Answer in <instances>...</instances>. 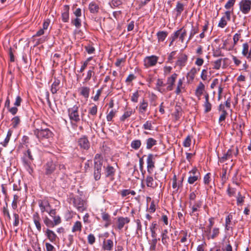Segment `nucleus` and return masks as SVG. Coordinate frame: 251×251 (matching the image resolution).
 Segmentation results:
<instances>
[{
  "label": "nucleus",
  "instance_id": "44",
  "mask_svg": "<svg viewBox=\"0 0 251 251\" xmlns=\"http://www.w3.org/2000/svg\"><path fill=\"white\" fill-rule=\"evenodd\" d=\"M116 111L112 109L107 115L106 119L107 121H111L113 118L115 116Z\"/></svg>",
  "mask_w": 251,
  "mask_h": 251
},
{
  "label": "nucleus",
  "instance_id": "26",
  "mask_svg": "<svg viewBox=\"0 0 251 251\" xmlns=\"http://www.w3.org/2000/svg\"><path fill=\"white\" fill-rule=\"evenodd\" d=\"M165 84L161 79H158L156 84V89L161 93L166 92V90L162 88V87L165 86Z\"/></svg>",
  "mask_w": 251,
  "mask_h": 251
},
{
  "label": "nucleus",
  "instance_id": "35",
  "mask_svg": "<svg viewBox=\"0 0 251 251\" xmlns=\"http://www.w3.org/2000/svg\"><path fill=\"white\" fill-rule=\"evenodd\" d=\"M201 243L197 247V251H204V247L206 246L204 236H201Z\"/></svg>",
  "mask_w": 251,
  "mask_h": 251
},
{
  "label": "nucleus",
  "instance_id": "27",
  "mask_svg": "<svg viewBox=\"0 0 251 251\" xmlns=\"http://www.w3.org/2000/svg\"><path fill=\"white\" fill-rule=\"evenodd\" d=\"M204 85L202 82H200L196 90V95L198 97L201 96L204 90Z\"/></svg>",
  "mask_w": 251,
  "mask_h": 251
},
{
  "label": "nucleus",
  "instance_id": "50",
  "mask_svg": "<svg viewBox=\"0 0 251 251\" xmlns=\"http://www.w3.org/2000/svg\"><path fill=\"white\" fill-rule=\"evenodd\" d=\"M85 49L86 51L89 54L93 53L95 50L94 47H93V46H92L91 45L86 46L85 47Z\"/></svg>",
  "mask_w": 251,
  "mask_h": 251
},
{
  "label": "nucleus",
  "instance_id": "40",
  "mask_svg": "<svg viewBox=\"0 0 251 251\" xmlns=\"http://www.w3.org/2000/svg\"><path fill=\"white\" fill-rule=\"evenodd\" d=\"M31 247L34 251H42L40 244L38 243V239L36 237V241L34 244H32Z\"/></svg>",
  "mask_w": 251,
  "mask_h": 251
},
{
  "label": "nucleus",
  "instance_id": "10",
  "mask_svg": "<svg viewBox=\"0 0 251 251\" xmlns=\"http://www.w3.org/2000/svg\"><path fill=\"white\" fill-rule=\"evenodd\" d=\"M95 170L101 171V167L105 161L99 154H97L95 157Z\"/></svg>",
  "mask_w": 251,
  "mask_h": 251
},
{
  "label": "nucleus",
  "instance_id": "31",
  "mask_svg": "<svg viewBox=\"0 0 251 251\" xmlns=\"http://www.w3.org/2000/svg\"><path fill=\"white\" fill-rule=\"evenodd\" d=\"M176 10L177 12L176 16H179L184 10V5L179 2H177L176 7Z\"/></svg>",
  "mask_w": 251,
  "mask_h": 251
},
{
  "label": "nucleus",
  "instance_id": "47",
  "mask_svg": "<svg viewBox=\"0 0 251 251\" xmlns=\"http://www.w3.org/2000/svg\"><path fill=\"white\" fill-rule=\"evenodd\" d=\"M191 139L190 136H188L183 142V146L185 147H189L191 145Z\"/></svg>",
  "mask_w": 251,
  "mask_h": 251
},
{
  "label": "nucleus",
  "instance_id": "8",
  "mask_svg": "<svg viewBox=\"0 0 251 251\" xmlns=\"http://www.w3.org/2000/svg\"><path fill=\"white\" fill-rule=\"evenodd\" d=\"M155 156L152 154H149L147 160V171L150 174L152 172L153 169L154 167V159Z\"/></svg>",
  "mask_w": 251,
  "mask_h": 251
},
{
  "label": "nucleus",
  "instance_id": "63",
  "mask_svg": "<svg viewBox=\"0 0 251 251\" xmlns=\"http://www.w3.org/2000/svg\"><path fill=\"white\" fill-rule=\"evenodd\" d=\"M94 176L96 180H99L101 176V172L94 170Z\"/></svg>",
  "mask_w": 251,
  "mask_h": 251
},
{
  "label": "nucleus",
  "instance_id": "52",
  "mask_svg": "<svg viewBox=\"0 0 251 251\" xmlns=\"http://www.w3.org/2000/svg\"><path fill=\"white\" fill-rule=\"evenodd\" d=\"M190 176H200V173L196 168H194L192 170L189 171Z\"/></svg>",
  "mask_w": 251,
  "mask_h": 251
},
{
  "label": "nucleus",
  "instance_id": "2",
  "mask_svg": "<svg viewBox=\"0 0 251 251\" xmlns=\"http://www.w3.org/2000/svg\"><path fill=\"white\" fill-rule=\"evenodd\" d=\"M68 115L70 120L72 122L78 123L80 120L78 113V107L76 105L74 106L72 108L68 109Z\"/></svg>",
  "mask_w": 251,
  "mask_h": 251
},
{
  "label": "nucleus",
  "instance_id": "17",
  "mask_svg": "<svg viewBox=\"0 0 251 251\" xmlns=\"http://www.w3.org/2000/svg\"><path fill=\"white\" fill-rule=\"evenodd\" d=\"M145 181L147 186L149 187L155 188L157 186V184L154 181L153 177L150 176H147Z\"/></svg>",
  "mask_w": 251,
  "mask_h": 251
},
{
  "label": "nucleus",
  "instance_id": "9",
  "mask_svg": "<svg viewBox=\"0 0 251 251\" xmlns=\"http://www.w3.org/2000/svg\"><path fill=\"white\" fill-rule=\"evenodd\" d=\"M129 222L130 219L128 217H118L116 222V228L121 230Z\"/></svg>",
  "mask_w": 251,
  "mask_h": 251
},
{
  "label": "nucleus",
  "instance_id": "7",
  "mask_svg": "<svg viewBox=\"0 0 251 251\" xmlns=\"http://www.w3.org/2000/svg\"><path fill=\"white\" fill-rule=\"evenodd\" d=\"M232 213L229 214L226 218L225 220V229L228 234H230L229 231H231L232 226L235 224V222H232Z\"/></svg>",
  "mask_w": 251,
  "mask_h": 251
},
{
  "label": "nucleus",
  "instance_id": "13",
  "mask_svg": "<svg viewBox=\"0 0 251 251\" xmlns=\"http://www.w3.org/2000/svg\"><path fill=\"white\" fill-rule=\"evenodd\" d=\"M177 75L176 73L173 74L170 77L167 78V84L168 85L166 88L167 91H172L173 89V86L176 79Z\"/></svg>",
  "mask_w": 251,
  "mask_h": 251
},
{
  "label": "nucleus",
  "instance_id": "41",
  "mask_svg": "<svg viewBox=\"0 0 251 251\" xmlns=\"http://www.w3.org/2000/svg\"><path fill=\"white\" fill-rule=\"evenodd\" d=\"M20 119L18 116H16L12 119V126L14 128H16L20 124Z\"/></svg>",
  "mask_w": 251,
  "mask_h": 251
},
{
  "label": "nucleus",
  "instance_id": "34",
  "mask_svg": "<svg viewBox=\"0 0 251 251\" xmlns=\"http://www.w3.org/2000/svg\"><path fill=\"white\" fill-rule=\"evenodd\" d=\"M115 170L112 166H108L106 168L105 175L106 176H112L114 175Z\"/></svg>",
  "mask_w": 251,
  "mask_h": 251
},
{
  "label": "nucleus",
  "instance_id": "20",
  "mask_svg": "<svg viewBox=\"0 0 251 251\" xmlns=\"http://www.w3.org/2000/svg\"><path fill=\"white\" fill-rule=\"evenodd\" d=\"M113 245V242L111 240H104L103 241L102 248L104 250L110 251L112 250Z\"/></svg>",
  "mask_w": 251,
  "mask_h": 251
},
{
  "label": "nucleus",
  "instance_id": "24",
  "mask_svg": "<svg viewBox=\"0 0 251 251\" xmlns=\"http://www.w3.org/2000/svg\"><path fill=\"white\" fill-rule=\"evenodd\" d=\"M168 33L166 31H160L157 33V36L158 42H163L167 37Z\"/></svg>",
  "mask_w": 251,
  "mask_h": 251
},
{
  "label": "nucleus",
  "instance_id": "18",
  "mask_svg": "<svg viewBox=\"0 0 251 251\" xmlns=\"http://www.w3.org/2000/svg\"><path fill=\"white\" fill-rule=\"evenodd\" d=\"M249 46L247 43L243 44L242 54L246 56L248 59L251 58V49L249 52Z\"/></svg>",
  "mask_w": 251,
  "mask_h": 251
},
{
  "label": "nucleus",
  "instance_id": "25",
  "mask_svg": "<svg viewBox=\"0 0 251 251\" xmlns=\"http://www.w3.org/2000/svg\"><path fill=\"white\" fill-rule=\"evenodd\" d=\"M199 30V27L198 25H196L195 26L192 25V28L190 31V35L188 38V41H190L193 36L197 34Z\"/></svg>",
  "mask_w": 251,
  "mask_h": 251
},
{
  "label": "nucleus",
  "instance_id": "30",
  "mask_svg": "<svg viewBox=\"0 0 251 251\" xmlns=\"http://www.w3.org/2000/svg\"><path fill=\"white\" fill-rule=\"evenodd\" d=\"M141 145V142L140 140H135L131 143V147L135 150L139 149Z\"/></svg>",
  "mask_w": 251,
  "mask_h": 251
},
{
  "label": "nucleus",
  "instance_id": "19",
  "mask_svg": "<svg viewBox=\"0 0 251 251\" xmlns=\"http://www.w3.org/2000/svg\"><path fill=\"white\" fill-rule=\"evenodd\" d=\"M55 169V165L52 161L48 162L46 166V173L48 175L51 174Z\"/></svg>",
  "mask_w": 251,
  "mask_h": 251
},
{
  "label": "nucleus",
  "instance_id": "45",
  "mask_svg": "<svg viewBox=\"0 0 251 251\" xmlns=\"http://www.w3.org/2000/svg\"><path fill=\"white\" fill-rule=\"evenodd\" d=\"M200 176H190L188 178V182L189 184H193L199 178Z\"/></svg>",
  "mask_w": 251,
  "mask_h": 251
},
{
  "label": "nucleus",
  "instance_id": "39",
  "mask_svg": "<svg viewBox=\"0 0 251 251\" xmlns=\"http://www.w3.org/2000/svg\"><path fill=\"white\" fill-rule=\"evenodd\" d=\"M102 219L103 221L106 222L105 226H107L110 224V216L108 214L103 213L102 214Z\"/></svg>",
  "mask_w": 251,
  "mask_h": 251
},
{
  "label": "nucleus",
  "instance_id": "48",
  "mask_svg": "<svg viewBox=\"0 0 251 251\" xmlns=\"http://www.w3.org/2000/svg\"><path fill=\"white\" fill-rule=\"evenodd\" d=\"M235 0H229L225 4V7L226 9H229L231 8L234 4Z\"/></svg>",
  "mask_w": 251,
  "mask_h": 251
},
{
  "label": "nucleus",
  "instance_id": "36",
  "mask_svg": "<svg viewBox=\"0 0 251 251\" xmlns=\"http://www.w3.org/2000/svg\"><path fill=\"white\" fill-rule=\"evenodd\" d=\"M153 238L151 240H149V242L151 244L150 249L152 250H155L156 248V245L157 242V239L155 238V236H152Z\"/></svg>",
  "mask_w": 251,
  "mask_h": 251
},
{
  "label": "nucleus",
  "instance_id": "58",
  "mask_svg": "<svg viewBox=\"0 0 251 251\" xmlns=\"http://www.w3.org/2000/svg\"><path fill=\"white\" fill-rule=\"evenodd\" d=\"M240 32V31H239V33H236L233 36V41H234V45H236L239 40V38H240V35H241V33Z\"/></svg>",
  "mask_w": 251,
  "mask_h": 251
},
{
  "label": "nucleus",
  "instance_id": "22",
  "mask_svg": "<svg viewBox=\"0 0 251 251\" xmlns=\"http://www.w3.org/2000/svg\"><path fill=\"white\" fill-rule=\"evenodd\" d=\"M89 9L91 13L95 14L98 12L99 7L95 2H92L89 4Z\"/></svg>",
  "mask_w": 251,
  "mask_h": 251
},
{
  "label": "nucleus",
  "instance_id": "51",
  "mask_svg": "<svg viewBox=\"0 0 251 251\" xmlns=\"http://www.w3.org/2000/svg\"><path fill=\"white\" fill-rule=\"evenodd\" d=\"M245 197L242 196L240 193H238V197H237V204H242L244 201Z\"/></svg>",
  "mask_w": 251,
  "mask_h": 251
},
{
  "label": "nucleus",
  "instance_id": "1",
  "mask_svg": "<svg viewBox=\"0 0 251 251\" xmlns=\"http://www.w3.org/2000/svg\"><path fill=\"white\" fill-rule=\"evenodd\" d=\"M34 132L36 136L41 141L45 139L50 140L52 138L53 136L52 132L48 128L37 129L34 130Z\"/></svg>",
  "mask_w": 251,
  "mask_h": 251
},
{
  "label": "nucleus",
  "instance_id": "49",
  "mask_svg": "<svg viewBox=\"0 0 251 251\" xmlns=\"http://www.w3.org/2000/svg\"><path fill=\"white\" fill-rule=\"evenodd\" d=\"M2 212H3V215L5 217H6L8 220H10L11 217H10V215L9 211L7 209V205L6 206L3 207Z\"/></svg>",
  "mask_w": 251,
  "mask_h": 251
},
{
  "label": "nucleus",
  "instance_id": "14",
  "mask_svg": "<svg viewBox=\"0 0 251 251\" xmlns=\"http://www.w3.org/2000/svg\"><path fill=\"white\" fill-rule=\"evenodd\" d=\"M79 146L84 149L87 150L90 147V143L85 136L80 138L78 141Z\"/></svg>",
  "mask_w": 251,
  "mask_h": 251
},
{
  "label": "nucleus",
  "instance_id": "3",
  "mask_svg": "<svg viewBox=\"0 0 251 251\" xmlns=\"http://www.w3.org/2000/svg\"><path fill=\"white\" fill-rule=\"evenodd\" d=\"M74 205L78 211L83 212L86 208V202L78 196L75 197L72 199Z\"/></svg>",
  "mask_w": 251,
  "mask_h": 251
},
{
  "label": "nucleus",
  "instance_id": "15",
  "mask_svg": "<svg viewBox=\"0 0 251 251\" xmlns=\"http://www.w3.org/2000/svg\"><path fill=\"white\" fill-rule=\"evenodd\" d=\"M69 6L65 5L63 7V12L62 13V20L63 22L66 23L69 19Z\"/></svg>",
  "mask_w": 251,
  "mask_h": 251
},
{
  "label": "nucleus",
  "instance_id": "62",
  "mask_svg": "<svg viewBox=\"0 0 251 251\" xmlns=\"http://www.w3.org/2000/svg\"><path fill=\"white\" fill-rule=\"evenodd\" d=\"M93 73V72L91 70H89L87 72V76L85 77V78L84 79V81L85 82H87L88 81H89L91 79V78L92 77V73Z\"/></svg>",
  "mask_w": 251,
  "mask_h": 251
},
{
  "label": "nucleus",
  "instance_id": "42",
  "mask_svg": "<svg viewBox=\"0 0 251 251\" xmlns=\"http://www.w3.org/2000/svg\"><path fill=\"white\" fill-rule=\"evenodd\" d=\"M81 20L79 19V17H77L72 21V23L76 27L79 28L81 25Z\"/></svg>",
  "mask_w": 251,
  "mask_h": 251
},
{
  "label": "nucleus",
  "instance_id": "55",
  "mask_svg": "<svg viewBox=\"0 0 251 251\" xmlns=\"http://www.w3.org/2000/svg\"><path fill=\"white\" fill-rule=\"evenodd\" d=\"M139 96V95L138 92L136 91V92H135L133 94V95L131 97V101L134 102H137L138 101V99Z\"/></svg>",
  "mask_w": 251,
  "mask_h": 251
},
{
  "label": "nucleus",
  "instance_id": "64",
  "mask_svg": "<svg viewBox=\"0 0 251 251\" xmlns=\"http://www.w3.org/2000/svg\"><path fill=\"white\" fill-rule=\"evenodd\" d=\"M53 223H54L53 226L58 225V224H60L61 222V219L59 216H55L53 217Z\"/></svg>",
  "mask_w": 251,
  "mask_h": 251
},
{
  "label": "nucleus",
  "instance_id": "57",
  "mask_svg": "<svg viewBox=\"0 0 251 251\" xmlns=\"http://www.w3.org/2000/svg\"><path fill=\"white\" fill-rule=\"evenodd\" d=\"M13 216L14 218V222L13 223V225L16 226L19 224V216L18 214L14 213L13 214Z\"/></svg>",
  "mask_w": 251,
  "mask_h": 251
},
{
  "label": "nucleus",
  "instance_id": "59",
  "mask_svg": "<svg viewBox=\"0 0 251 251\" xmlns=\"http://www.w3.org/2000/svg\"><path fill=\"white\" fill-rule=\"evenodd\" d=\"M47 251H54L55 250L54 247L49 243H46L45 244Z\"/></svg>",
  "mask_w": 251,
  "mask_h": 251
},
{
  "label": "nucleus",
  "instance_id": "5",
  "mask_svg": "<svg viewBox=\"0 0 251 251\" xmlns=\"http://www.w3.org/2000/svg\"><path fill=\"white\" fill-rule=\"evenodd\" d=\"M239 5L241 11L243 14H247L250 11L251 9V0H242Z\"/></svg>",
  "mask_w": 251,
  "mask_h": 251
},
{
  "label": "nucleus",
  "instance_id": "53",
  "mask_svg": "<svg viewBox=\"0 0 251 251\" xmlns=\"http://www.w3.org/2000/svg\"><path fill=\"white\" fill-rule=\"evenodd\" d=\"M143 128L145 129L151 130L152 128V124L151 121H147L144 125Z\"/></svg>",
  "mask_w": 251,
  "mask_h": 251
},
{
  "label": "nucleus",
  "instance_id": "61",
  "mask_svg": "<svg viewBox=\"0 0 251 251\" xmlns=\"http://www.w3.org/2000/svg\"><path fill=\"white\" fill-rule=\"evenodd\" d=\"M182 30V29H180L179 30H177L175 32L172 36V42H173L179 36L180 33V31Z\"/></svg>",
  "mask_w": 251,
  "mask_h": 251
},
{
  "label": "nucleus",
  "instance_id": "60",
  "mask_svg": "<svg viewBox=\"0 0 251 251\" xmlns=\"http://www.w3.org/2000/svg\"><path fill=\"white\" fill-rule=\"evenodd\" d=\"M201 202H198V203L195 204L192 208V213L197 211L198 210V208H199L201 207Z\"/></svg>",
  "mask_w": 251,
  "mask_h": 251
},
{
  "label": "nucleus",
  "instance_id": "33",
  "mask_svg": "<svg viewBox=\"0 0 251 251\" xmlns=\"http://www.w3.org/2000/svg\"><path fill=\"white\" fill-rule=\"evenodd\" d=\"M132 113L133 111L131 109L125 111L124 114L121 117L120 120L123 122L125 121V120L129 117Z\"/></svg>",
  "mask_w": 251,
  "mask_h": 251
},
{
  "label": "nucleus",
  "instance_id": "38",
  "mask_svg": "<svg viewBox=\"0 0 251 251\" xmlns=\"http://www.w3.org/2000/svg\"><path fill=\"white\" fill-rule=\"evenodd\" d=\"M98 111V107L97 105H94L92 107L90 108L89 109V115H90L92 116H95L96 115Z\"/></svg>",
  "mask_w": 251,
  "mask_h": 251
},
{
  "label": "nucleus",
  "instance_id": "56",
  "mask_svg": "<svg viewBox=\"0 0 251 251\" xmlns=\"http://www.w3.org/2000/svg\"><path fill=\"white\" fill-rule=\"evenodd\" d=\"M227 115V113L226 112V111L225 109H223V112H222V114L220 115L219 119V122L224 121L225 120Z\"/></svg>",
  "mask_w": 251,
  "mask_h": 251
},
{
  "label": "nucleus",
  "instance_id": "54",
  "mask_svg": "<svg viewBox=\"0 0 251 251\" xmlns=\"http://www.w3.org/2000/svg\"><path fill=\"white\" fill-rule=\"evenodd\" d=\"M203 181H204V183L205 185L209 184V183L210 181V173H207V174H206L205 175V176H204V178H203Z\"/></svg>",
  "mask_w": 251,
  "mask_h": 251
},
{
  "label": "nucleus",
  "instance_id": "6",
  "mask_svg": "<svg viewBox=\"0 0 251 251\" xmlns=\"http://www.w3.org/2000/svg\"><path fill=\"white\" fill-rule=\"evenodd\" d=\"M158 59V57L155 55L147 56L144 59V65L146 68L153 66L156 64Z\"/></svg>",
  "mask_w": 251,
  "mask_h": 251
},
{
  "label": "nucleus",
  "instance_id": "11",
  "mask_svg": "<svg viewBox=\"0 0 251 251\" xmlns=\"http://www.w3.org/2000/svg\"><path fill=\"white\" fill-rule=\"evenodd\" d=\"M231 12L230 11H226L225 13V16L223 17L219 24L218 26L221 28L225 27L227 25V21H230L231 19Z\"/></svg>",
  "mask_w": 251,
  "mask_h": 251
},
{
  "label": "nucleus",
  "instance_id": "28",
  "mask_svg": "<svg viewBox=\"0 0 251 251\" xmlns=\"http://www.w3.org/2000/svg\"><path fill=\"white\" fill-rule=\"evenodd\" d=\"M147 149H151L153 146L157 144V141L152 138H149L146 141Z\"/></svg>",
  "mask_w": 251,
  "mask_h": 251
},
{
  "label": "nucleus",
  "instance_id": "12",
  "mask_svg": "<svg viewBox=\"0 0 251 251\" xmlns=\"http://www.w3.org/2000/svg\"><path fill=\"white\" fill-rule=\"evenodd\" d=\"M188 60V56L185 54H180L177 58L176 63V65L178 66L180 69L185 66L186 63Z\"/></svg>",
  "mask_w": 251,
  "mask_h": 251
},
{
  "label": "nucleus",
  "instance_id": "21",
  "mask_svg": "<svg viewBox=\"0 0 251 251\" xmlns=\"http://www.w3.org/2000/svg\"><path fill=\"white\" fill-rule=\"evenodd\" d=\"M205 101L203 106L204 107V111L207 113L209 112L211 109V104L209 102V96L208 94L205 95Z\"/></svg>",
  "mask_w": 251,
  "mask_h": 251
},
{
  "label": "nucleus",
  "instance_id": "43",
  "mask_svg": "<svg viewBox=\"0 0 251 251\" xmlns=\"http://www.w3.org/2000/svg\"><path fill=\"white\" fill-rule=\"evenodd\" d=\"M81 228V224L80 222L77 221L76 222L72 228L73 231H79L80 230Z\"/></svg>",
  "mask_w": 251,
  "mask_h": 251
},
{
  "label": "nucleus",
  "instance_id": "32",
  "mask_svg": "<svg viewBox=\"0 0 251 251\" xmlns=\"http://www.w3.org/2000/svg\"><path fill=\"white\" fill-rule=\"evenodd\" d=\"M40 218L37 214L33 215V221L34 223L38 230H40L41 225L39 222Z\"/></svg>",
  "mask_w": 251,
  "mask_h": 251
},
{
  "label": "nucleus",
  "instance_id": "29",
  "mask_svg": "<svg viewBox=\"0 0 251 251\" xmlns=\"http://www.w3.org/2000/svg\"><path fill=\"white\" fill-rule=\"evenodd\" d=\"M148 105V103L147 101H146L145 100H143L142 102L140 103L139 110V112L141 113H144L147 109Z\"/></svg>",
  "mask_w": 251,
  "mask_h": 251
},
{
  "label": "nucleus",
  "instance_id": "4",
  "mask_svg": "<svg viewBox=\"0 0 251 251\" xmlns=\"http://www.w3.org/2000/svg\"><path fill=\"white\" fill-rule=\"evenodd\" d=\"M238 153V149L237 147H231L220 159V161L224 162L227 159L231 158L233 155L237 156Z\"/></svg>",
  "mask_w": 251,
  "mask_h": 251
},
{
  "label": "nucleus",
  "instance_id": "16",
  "mask_svg": "<svg viewBox=\"0 0 251 251\" xmlns=\"http://www.w3.org/2000/svg\"><path fill=\"white\" fill-rule=\"evenodd\" d=\"M79 94L83 96L85 99H87L89 96L90 91V88L88 87L83 86L79 88L78 90Z\"/></svg>",
  "mask_w": 251,
  "mask_h": 251
},
{
  "label": "nucleus",
  "instance_id": "23",
  "mask_svg": "<svg viewBox=\"0 0 251 251\" xmlns=\"http://www.w3.org/2000/svg\"><path fill=\"white\" fill-rule=\"evenodd\" d=\"M60 84V80L55 79L51 86V92L52 94H55L59 89V85Z\"/></svg>",
  "mask_w": 251,
  "mask_h": 251
},
{
  "label": "nucleus",
  "instance_id": "46",
  "mask_svg": "<svg viewBox=\"0 0 251 251\" xmlns=\"http://www.w3.org/2000/svg\"><path fill=\"white\" fill-rule=\"evenodd\" d=\"M222 59L220 58L215 61L214 62L213 68L214 69L219 70L221 66Z\"/></svg>",
  "mask_w": 251,
  "mask_h": 251
},
{
  "label": "nucleus",
  "instance_id": "37",
  "mask_svg": "<svg viewBox=\"0 0 251 251\" xmlns=\"http://www.w3.org/2000/svg\"><path fill=\"white\" fill-rule=\"evenodd\" d=\"M183 79L184 78H183L182 79H179L178 81L176 89V93L177 95L179 94L181 92V89L182 88Z\"/></svg>",
  "mask_w": 251,
  "mask_h": 251
}]
</instances>
